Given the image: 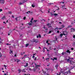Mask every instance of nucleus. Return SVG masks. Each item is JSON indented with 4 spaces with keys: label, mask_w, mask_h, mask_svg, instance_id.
<instances>
[{
    "label": "nucleus",
    "mask_w": 75,
    "mask_h": 75,
    "mask_svg": "<svg viewBox=\"0 0 75 75\" xmlns=\"http://www.w3.org/2000/svg\"><path fill=\"white\" fill-rule=\"evenodd\" d=\"M74 67H75L74 66L73 67H71L70 68V69L68 71H67V72H66L65 73H64V74L65 75H67V74H69H69H71V71H71V69H73V68H74Z\"/></svg>",
    "instance_id": "f257e3e1"
},
{
    "label": "nucleus",
    "mask_w": 75,
    "mask_h": 75,
    "mask_svg": "<svg viewBox=\"0 0 75 75\" xmlns=\"http://www.w3.org/2000/svg\"><path fill=\"white\" fill-rule=\"evenodd\" d=\"M68 54L66 53V52H63L62 53V55H64L65 56H66Z\"/></svg>",
    "instance_id": "f03ea898"
},
{
    "label": "nucleus",
    "mask_w": 75,
    "mask_h": 75,
    "mask_svg": "<svg viewBox=\"0 0 75 75\" xmlns=\"http://www.w3.org/2000/svg\"><path fill=\"white\" fill-rule=\"evenodd\" d=\"M13 60H13V61H16V62H17V63H18V62H20V59H16Z\"/></svg>",
    "instance_id": "7ed1b4c3"
},
{
    "label": "nucleus",
    "mask_w": 75,
    "mask_h": 75,
    "mask_svg": "<svg viewBox=\"0 0 75 75\" xmlns=\"http://www.w3.org/2000/svg\"><path fill=\"white\" fill-rule=\"evenodd\" d=\"M64 32H63V34L62 33H61L60 36L61 37H62V36H63V35H66V34H65V33H64Z\"/></svg>",
    "instance_id": "20e7f679"
},
{
    "label": "nucleus",
    "mask_w": 75,
    "mask_h": 75,
    "mask_svg": "<svg viewBox=\"0 0 75 75\" xmlns=\"http://www.w3.org/2000/svg\"><path fill=\"white\" fill-rule=\"evenodd\" d=\"M4 1H5L4 0H0V3L3 4L4 3Z\"/></svg>",
    "instance_id": "39448f33"
},
{
    "label": "nucleus",
    "mask_w": 75,
    "mask_h": 75,
    "mask_svg": "<svg viewBox=\"0 0 75 75\" xmlns=\"http://www.w3.org/2000/svg\"><path fill=\"white\" fill-rule=\"evenodd\" d=\"M51 59L53 61H54V60H57V57H54L53 59L52 58Z\"/></svg>",
    "instance_id": "423d86ee"
},
{
    "label": "nucleus",
    "mask_w": 75,
    "mask_h": 75,
    "mask_svg": "<svg viewBox=\"0 0 75 75\" xmlns=\"http://www.w3.org/2000/svg\"><path fill=\"white\" fill-rule=\"evenodd\" d=\"M71 32H74V31H75V28H71Z\"/></svg>",
    "instance_id": "0eeeda50"
},
{
    "label": "nucleus",
    "mask_w": 75,
    "mask_h": 75,
    "mask_svg": "<svg viewBox=\"0 0 75 75\" xmlns=\"http://www.w3.org/2000/svg\"><path fill=\"white\" fill-rule=\"evenodd\" d=\"M51 25V23H47V26H49V28H50V27H52V26Z\"/></svg>",
    "instance_id": "6e6552de"
},
{
    "label": "nucleus",
    "mask_w": 75,
    "mask_h": 75,
    "mask_svg": "<svg viewBox=\"0 0 75 75\" xmlns=\"http://www.w3.org/2000/svg\"><path fill=\"white\" fill-rule=\"evenodd\" d=\"M65 60L67 62H71V60H69V59H65Z\"/></svg>",
    "instance_id": "1a4fd4ad"
},
{
    "label": "nucleus",
    "mask_w": 75,
    "mask_h": 75,
    "mask_svg": "<svg viewBox=\"0 0 75 75\" xmlns=\"http://www.w3.org/2000/svg\"><path fill=\"white\" fill-rule=\"evenodd\" d=\"M47 56L49 57H51L52 56V54H47Z\"/></svg>",
    "instance_id": "9d476101"
},
{
    "label": "nucleus",
    "mask_w": 75,
    "mask_h": 75,
    "mask_svg": "<svg viewBox=\"0 0 75 75\" xmlns=\"http://www.w3.org/2000/svg\"><path fill=\"white\" fill-rule=\"evenodd\" d=\"M61 73H64V71H61L59 73L57 74V75H61Z\"/></svg>",
    "instance_id": "9b49d317"
},
{
    "label": "nucleus",
    "mask_w": 75,
    "mask_h": 75,
    "mask_svg": "<svg viewBox=\"0 0 75 75\" xmlns=\"http://www.w3.org/2000/svg\"><path fill=\"white\" fill-rule=\"evenodd\" d=\"M67 53H69V54H70L71 53V52L70 51H69V50H67Z\"/></svg>",
    "instance_id": "f8f14e48"
},
{
    "label": "nucleus",
    "mask_w": 75,
    "mask_h": 75,
    "mask_svg": "<svg viewBox=\"0 0 75 75\" xmlns=\"http://www.w3.org/2000/svg\"><path fill=\"white\" fill-rule=\"evenodd\" d=\"M33 42H36V43H37V42H38V41H36V40H35V39H34L33 40Z\"/></svg>",
    "instance_id": "ddd939ff"
},
{
    "label": "nucleus",
    "mask_w": 75,
    "mask_h": 75,
    "mask_svg": "<svg viewBox=\"0 0 75 75\" xmlns=\"http://www.w3.org/2000/svg\"><path fill=\"white\" fill-rule=\"evenodd\" d=\"M40 65H36L35 68H39V67H40Z\"/></svg>",
    "instance_id": "4468645a"
},
{
    "label": "nucleus",
    "mask_w": 75,
    "mask_h": 75,
    "mask_svg": "<svg viewBox=\"0 0 75 75\" xmlns=\"http://www.w3.org/2000/svg\"><path fill=\"white\" fill-rule=\"evenodd\" d=\"M25 64L26 65L24 66L25 67H27V66H28V63H25Z\"/></svg>",
    "instance_id": "2eb2a0df"
},
{
    "label": "nucleus",
    "mask_w": 75,
    "mask_h": 75,
    "mask_svg": "<svg viewBox=\"0 0 75 75\" xmlns=\"http://www.w3.org/2000/svg\"><path fill=\"white\" fill-rule=\"evenodd\" d=\"M6 18V16H3L2 18H1V19L2 20H4V19H5Z\"/></svg>",
    "instance_id": "dca6fc26"
},
{
    "label": "nucleus",
    "mask_w": 75,
    "mask_h": 75,
    "mask_svg": "<svg viewBox=\"0 0 75 75\" xmlns=\"http://www.w3.org/2000/svg\"><path fill=\"white\" fill-rule=\"evenodd\" d=\"M9 54H13V51H11V50H10V52H9Z\"/></svg>",
    "instance_id": "f3484780"
},
{
    "label": "nucleus",
    "mask_w": 75,
    "mask_h": 75,
    "mask_svg": "<svg viewBox=\"0 0 75 75\" xmlns=\"http://www.w3.org/2000/svg\"><path fill=\"white\" fill-rule=\"evenodd\" d=\"M53 16H54L55 17H57L58 16V14L57 13H54Z\"/></svg>",
    "instance_id": "a211bd4d"
},
{
    "label": "nucleus",
    "mask_w": 75,
    "mask_h": 75,
    "mask_svg": "<svg viewBox=\"0 0 75 75\" xmlns=\"http://www.w3.org/2000/svg\"><path fill=\"white\" fill-rule=\"evenodd\" d=\"M50 14L51 16H54V13H52V12H50Z\"/></svg>",
    "instance_id": "6ab92c4d"
},
{
    "label": "nucleus",
    "mask_w": 75,
    "mask_h": 75,
    "mask_svg": "<svg viewBox=\"0 0 75 75\" xmlns=\"http://www.w3.org/2000/svg\"><path fill=\"white\" fill-rule=\"evenodd\" d=\"M25 69H22V72H25Z\"/></svg>",
    "instance_id": "aec40b11"
},
{
    "label": "nucleus",
    "mask_w": 75,
    "mask_h": 75,
    "mask_svg": "<svg viewBox=\"0 0 75 75\" xmlns=\"http://www.w3.org/2000/svg\"><path fill=\"white\" fill-rule=\"evenodd\" d=\"M58 64H56L55 66V68H56V69H57V68L58 67Z\"/></svg>",
    "instance_id": "412c9836"
},
{
    "label": "nucleus",
    "mask_w": 75,
    "mask_h": 75,
    "mask_svg": "<svg viewBox=\"0 0 75 75\" xmlns=\"http://www.w3.org/2000/svg\"><path fill=\"white\" fill-rule=\"evenodd\" d=\"M33 22H32V21H30V22L29 23V25H31L32 24V23Z\"/></svg>",
    "instance_id": "4be33fe9"
},
{
    "label": "nucleus",
    "mask_w": 75,
    "mask_h": 75,
    "mask_svg": "<svg viewBox=\"0 0 75 75\" xmlns=\"http://www.w3.org/2000/svg\"><path fill=\"white\" fill-rule=\"evenodd\" d=\"M24 3V2H23V3H19V6H20V5H21V4H23V3Z\"/></svg>",
    "instance_id": "5701e85b"
},
{
    "label": "nucleus",
    "mask_w": 75,
    "mask_h": 75,
    "mask_svg": "<svg viewBox=\"0 0 75 75\" xmlns=\"http://www.w3.org/2000/svg\"><path fill=\"white\" fill-rule=\"evenodd\" d=\"M26 56H27V55H26V54L24 56V57L23 58H22V59H23V58H24V57H26Z\"/></svg>",
    "instance_id": "b1692460"
},
{
    "label": "nucleus",
    "mask_w": 75,
    "mask_h": 75,
    "mask_svg": "<svg viewBox=\"0 0 75 75\" xmlns=\"http://www.w3.org/2000/svg\"><path fill=\"white\" fill-rule=\"evenodd\" d=\"M8 13H9V14H11L12 13V12H11V11H8Z\"/></svg>",
    "instance_id": "393cba45"
},
{
    "label": "nucleus",
    "mask_w": 75,
    "mask_h": 75,
    "mask_svg": "<svg viewBox=\"0 0 75 75\" xmlns=\"http://www.w3.org/2000/svg\"><path fill=\"white\" fill-rule=\"evenodd\" d=\"M28 45H29V44H27L25 45V46L26 47H28Z\"/></svg>",
    "instance_id": "a878e982"
},
{
    "label": "nucleus",
    "mask_w": 75,
    "mask_h": 75,
    "mask_svg": "<svg viewBox=\"0 0 75 75\" xmlns=\"http://www.w3.org/2000/svg\"><path fill=\"white\" fill-rule=\"evenodd\" d=\"M52 32V31H51V30L48 33V34H51V33Z\"/></svg>",
    "instance_id": "bb28decb"
},
{
    "label": "nucleus",
    "mask_w": 75,
    "mask_h": 75,
    "mask_svg": "<svg viewBox=\"0 0 75 75\" xmlns=\"http://www.w3.org/2000/svg\"><path fill=\"white\" fill-rule=\"evenodd\" d=\"M43 74L45 75L46 74H47V73H46V72L45 71H43Z\"/></svg>",
    "instance_id": "cd10ccee"
},
{
    "label": "nucleus",
    "mask_w": 75,
    "mask_h": 75,
    "mask_svg": "<svg viewBox=\"0 0 75 75\" xmlns=\"http://www.w3.org/2000/svg\"><path fill=\"white\" fill-rule=\"evenodd\" d=\"M38 36H39L40 38H41V35L40 34H39Z\"/></svg>",
    "instance_id": "c85d7f7f"
},
{
    "label": "nucleus",
    "mask_w": 75,
    "mask_h": 75,
    "mask_svg": "<svg viewBox=\"0 0 75 75\" xmlns=\"http://www.w3.org/2000/svg\"><path fill=\"white\" fill-rule=\"evenodd\" d=\"M32 7H35V5H32Z\"/></svg>",
    "instance_id": "c756f323"
},
{
    "label": "nucleus",
    "mask_w": 75,
    "mask_h": 75,
    "mask_svg": "<svg viewBox=\"0 0 75 75\" xmlns=\"http://www.w3.org/2000/svg\"><path fill=\"white\" fill-rule=\"evenodd\" d=\"M30 13V11H28L27 12H26L27 14H29Z\"/></svg>",
    "instance_id": "7c9ffc66"
},
{
    "label": "nucleus",
    "mask_w": 75,
    "mask_h": 75,
    "mask_svg": "<svg viewBox=\"0 0 75 75\" xmlns=\"http://www.w3.org/2000/svg\"><path fill=\"white\" fill-rule=\"evenodd\" d=\"M57 30H59V28H58V27H57L56 28H55V30H57Z\"/></svg>",
    "instance_id": "2f4dec72"
},
{
    "label": "nucleus",
    "mask_w": 75,
    "mask_h": 75,
    "mask_svg": "<svg viewBox=\"0 0 75 75\" xmlns=\"http://www.w3.org/2000/svg\"><path fill=\"white\" fill-rule=\"evenodd\" d=\"M68 28L72 27V26H71V25H69V26H68Z\"/></svg>",
    "instance_id": "473e14b6"
},
{
    "label": "nucleus",
    "mask_w": 75,
    "mask_h": 75,
    "mask_svg": "<svg viewBox=\"0 0 75 75\" xmlns=\"http://www.w3.org/2000/svg\"><path fill=\"white\" fill-rule=\"evenodd\" d=\"M4 67H5V69H6V67H7V66H6V65H4Z\"/></svg>",
    "instance_id": "72a5a7b5"
},
{
    "label": "nucleus",
    "mask_w": 75,
    "mask_h": 75,
    "mask_svg": "<svg viewBox=\"0 0 75 75\" xmlns=\"http://www.w3.org/2000/svg\"><path fill=\"white\" fill-rule=\"evenodd\" d=\"M36 21H37V20H34L33 21V22L34 23H36Z\"/></svg>",
    "instance_id": "f704fd0d"
},
{
    "label": "nucleus",
    "mask_w": 75,
    "mask_h": 75,
    "mask_svg": "<svg viewBox=\"0 0 75 75\" xmlns=\"http://www.w3.org/2000/svg\"><path fill=\"white\" fill-rule=\"evenodd\" d=\"M62 28H64V26L63 25H62Z\"/></svg>",
    "instance_id": "c9c22d12"
},
{
    "label": "nucleus",
    "mask_w": 75,
    "mask_h": 75,
    "mask_svg": "<svg viewBox=\"0 0 75 75\" xmlns=\"http://www.w3.org/2000/svg\"><path fill=\"white\" fill-rule=\"evenodd\" d=\"M0 57H1V56H2V55H1V53L0 52Z\"/></svg>",
    "instance_id": "e433bc0d"
},
{
    "label": "nucleus",
    "mask_w": 75,
    "mask_h": 75,
    "mask_svg": "<svg viewBox=\"0 0 75 75\" xmlns=\"http://www.w3.org/2000/svg\"><path fill=\"white\" fill-rule=\"evenodd\" d=\"M73 38H74L75 39V35H74L73 36Z\"/></svg>",
    "instance_id": "4c0bfd02"
},
{
    "label": "nucleus",
    "mask_w": 75,
    "mask_h": 75,
    "mask_svg": "<svg viewBox=\"0 0 75 75\" xmlns=\"http://www.w3.org/2000/svg\"><path fill=\"white\" fill-rule=\"evenodd\" d=\"M3 11V10L1 9H0V12H1V11Z\"/></svg>",
    "instance_id": "58836bf2"
},
{
    "label": "nucleus",
    "mask_w": 75,
    "mask_h": 75,
    "mask_svg": "<svg viewBox=\"0 0 75 75\" xmlns=\"http://www.w3.org/2000/svg\"><path fill=\"white\" fill-rule=\"evenodd\" d=\"M25 18H26V17H24L23 18L24 20H25Z\"/></svg>",
    "instance_id": "ea45409f"
},
{
    "label": "nucleus",
    "mask_w": 75,
    "mask_h": 75,
    "mask_svg": "<svg viewBox=\"0 0 75 75\" xmlns=\"http://www.w3.org/2000/svg\"><path fill=\"white\" fill-rule=\"evenodd\" d=\"M3 44V43H2V42H0V44L1 45V44Z\"/></svg>",
    "instance_id": "a19ab883"
},
{
    "label": "nucleus",
    "mask_w": 75,
    "mask_h": 75,
    "mask_svg": "<svg viewBox=\"0 0 75 75\" xmlns=\"http://www.w3.org/2000/svg\"><path fill=\"white\" fill-rule=\"evenodd\" d=\"M49 59H50V58H47L46 59V60H49Z\"/></svg>",
    "instance_id": "79ce46f5"
},
{
    "label": "nucleus",
    "mask_w": 75,
    "mask_h": 75,
    "mask_svg": "<svg viewBox=\"0 0 75 75\" xmlns=\"http://www.w3.org/2000/svg\"><path fill=\"white\" fill-rule=\"evenodd\" d=\"M18 18V17L16 18H15V20H16V21H17V18Z\"/></svg>",
    "instance_id": "37998d69"
},
{
    "label": "nucleus",
    "mask_w": 75,
    "mask_h": 75,
    "mask_svg": "<svg viewBox=\"0 0 75 75\" xmlns=\"http://www.w3.org/2000/svg\"><path fill=\"white\" fill-rule=\"evenodd\" d=\"M49 4H50V5L51 4H53L51 3H49Z\"/></svg>",
    "instance_id": "c03bdc74"
},
{
    "label": "nucleus",
    "mask_w": 75,
    "mask_h": 75,
    "mask_svg": "<svg viewBox=\"0 0 75 75\" xmlns=\"http://www.w3.org/2000/svg\"><path fill=\"white\" fill-rule=\"evenodd\" d=\"M57 33H59V31L58 30V31H57Z\"/></svg>",
    "instance_id": "a18cd8bd"
},
{
    "label": "nucleus",
    "mask_w": 75,
    "mask_h": 75,
    "mask_svg": "<svg viewBox=\"0 0 75 75\" xmlns=\"http://www.w3.org/2000/svg\"><path fill=\"white\" fill-rule=\"evenodd\" d=\"M71 50H74V48H71Z\"/></svg>",
    "instance_id": "49530a36"
},
{
    "label": "nucleus",
    "mask_w": 75,
    "mask_h": 75,
    "mask_svg": "<svg viewBox=\"0 0 75 75\" xmlns=\"http://www.w3.org/2000/svg\"><path fill=\"white\" fill-rule=\"evenodd\" d=\"M46 42L47 43H48V41L47 40Z\"/></svg>",
    "instance_id": "de8ad7c7"
},
{
    "label": "nucleus",
    "mask_w": 75,
    "mask_h": 75,
    "mask_svg": "<svg viewBox=\"0 0 75 75\" xmlns=\"http://www.w3.org/2000/svg\"><path fill=\"white\" fill-rule=\"evenodd\" d=\"M12 18H14V16H12Z\"/></svg>",
    "instance_id": "09e8293b"
},
{
    "label": "nucleus",
    "mask_w": 75,
    "mask_h": 75,
    "mask_svg": "<svg viewBox=\"0 0 75 75\" xmlns=\"http://www.w3.org/2000/svg\"><path fill=\"white\" fill-rule=\"evenodd\" d=\"M45 25L44 26V28L45 29V28H45Z\"/></svg>",
    "instance_id": "8fccbe9b"
},
{
    "label": "nucleus",
    "mask_w": 75,
    "mask_h": 75,
    "mask_svg": "<svg viewBox=\"0 0 75 75\" xmlns=\"http://www.w3.org/2000/svg\"><path fill=\"white\" fill-rule=\"evenodd\" d=\"M33 58H35V56H33Z\"/></svg>",
    "instance_id": "3c124183"
},
{
    "label": "nucleus",
    "mask_w": 75,
    "mask_h": 75,
    "mask_svg": "<svg viewBox=\"0 0 75 75\" xmlns=\"http://www.w3.org/2000/svg\"><path fill=\"white\" fill-rule=\"evenodd\" d=\"M33 18H32L31 20V21H33Z\"/></svg>",
    "instance_id": "603ef678"
},
{
    "label": "nucleus",
    "mask_w": 75,
    "mask_h": 75,
    "mask_svg": "<svg viewBox=\"0 0 75 75\" xmlns=\"http://www.w3.org/2000/svg\"><path fill=\"white\" fill-rule=\"evenodd\" d=\"M14 56H15V57H17V55H16V54H15L14 55Z\"/></svg>",
    "instance_id": "864d4df0"
},
{
    "label": "nucleus",
    "mask_w": 75,
    "mask_h": 75,
    "mask_svg": "<svg viewBox=\"0 0 75 75\" xmlns=\"http://www.w3.org/2000/svg\"><path fill=\"white\" fill-rule=\"evenodd\" d=\"M61 29H62V28H59V30H61Z\"/></svg>",
    "instance_id": "5fc2aeb1"
},
{
    "label": "nucleus",
    "mask_w": 75,
    "mask_h": 75,
    "mask_svg": "<svg viewBox=\"0 0 75 75\" xmlns=\"http://www.w3.org/2000/svg\"><path fill=\"white\" fill-rule=\"evenodd\" d=\"M41 0V1L43 2V1H45V0Z\"/></svg>",
    "instance_id": "6e6d98bb"
},
{
    "label": "nucleus",
    "mask_w": 75,
    "mask_h": 75,
    "mask_svg": "<svg viewBox=\"0 0 75 75\" xmlns=\"http://www.w3.org/2000/svg\"><path fill=\"white\" fill-rule=\"evenodd\" d=\"M4 24H6V23H5V21H4Z\"/></svg>",
    "instance_id": "4d7b16f0"
},
{
    "label": "nucleus",
    "mask_w": 75,
    "mask_h": 75,
    "mask_svg": "<svg viewBox=\"0 0 75 75\" xmlns=\"http://www.w3.org/2000/svg\"><path fill=\"white\" fill-rule=\"evenodd\" d=\"M36 59H37V57H35V60H36Z\"/></svg>",
    "instance_id": "13d9d810"
},
{
    "label": "nucleus",
    "mask_w": 75,
    "mask_h": 75,
    "mask_svg": "<svg viewBox=\"0 0 75 75\" xmlns=\"http://www.w3.org/2000/svg\"><path fill=\"white\" fill-rule=\"evenodd\" d=\"M13 47H16V45H13Z\"/></svg>",
    "instance_id": "bf43d9fd"
},
{
    "label": "nucleus",
    "mask_w": 75,
    "mask_h": 75,
    "mask_svg": "<svg viewBox=\"0 0 75 75\" xmlns=\"http://www.w3.org/2000/svg\"><path fill=\"white\" fill-rule=\"evenodd\" d=\"M48 13H50V11H48Z\"/></svg>",
    "instance_id": "052dcab7"
},
{
    "label": "nucleus",
    "mask_w": 75,
    "mask_h": 75,
    "mask_svg": "<svg viewBox=\"0 0 75 75\" xmlns=\"http://www.w3.org/2000/svg\"><path fill=\"white\" fill-rule=\"evenodd\" d=\"M57 38H56V41H57Z\"/></svg>",
    "instance_id": "680f3d73"
},
{
    "label": "nucleus",
    "mask_w": 75,
    "mask_h": 75,
    "mask_svg": "<svg viewBox=\"0 0 75 75\" xmlns=\"http://www.w3.org/2000/svg\"><path fill=\"white\" fill-rule=\"evenodd\" d=\"M38 37H39L38 36H37V38H38Z\"/></svg>",
    "instance_id": "e2e57ef3"
},
{
    "label": "nucleus",
    "mask_w": 75,
    "mask_h": 75,
    "mask_svg": "<svg viewBox=\"0 0 75 75\" xmlns=\"http://www.w3.org/2000/svg\"><path fill=\"white\" fill-rule=\"evenodd\" d=\"M20 10L19 11H21V8H20V9H19Z\"/></svg>",
    "instance_id": "0e129e2a"
},
{
    "label": "nucleus",
    "mask_w": 75,
    "mask_h": 75,
    "mask_svg": "<svg viewBox=\"0 0 75 75\" xmlns=\"http://www.w3.org/2000/svg\"><path fill=\"white\" fill-rule=\"evenodd\" d=\"M69 59H71V58H70V57H69Z\"/></svg>",
    "instance_id": "69168bd1"
},
{
    "label": "nucleus",
    "mask_w": 75,
    "mask_h": 75,
    "mask_svg": "<svg viewBox=\"0 0 75 75\" xmlns=\"http://www.w3.org/2000/svg\"><path fill=\"white\" fill-rule=\"evenodd\" d=\"M59 24H62V23L61 22H59Z\"/></svg>",
    "instance_id": "338daca9"
},
{
    "label": "nucleus",
    "mask_w": 75,
    "mask_h": 75,
    "mask_svg": "<svg viewBox=\"0 0 75 75\" xmlns=\"http://www.w3.org/2000/svg\"><path fill=\"white\" fill-rule=\"evenodd\" d=\"M25 75H26V74H25ZM27 75H30V74H27Z\"/></svg>",
    "instance_id": "774afa93"
}]
</instances>
